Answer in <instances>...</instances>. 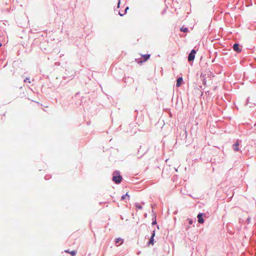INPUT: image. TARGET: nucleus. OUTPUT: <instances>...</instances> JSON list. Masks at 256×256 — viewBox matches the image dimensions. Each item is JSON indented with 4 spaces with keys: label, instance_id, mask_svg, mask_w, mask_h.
Wrapping results in <instances>:
<instances>
[{
    "label": "nucleus",
    "instance_id": "f257e3e1",
    "mask_svg": "<svg viewBox=\"0 0 256 256\" xmlns=\"http://www.w3.org/2000/svg\"><path fill=\"white\" fill-rule=\"evenodd\" d=\"M112 181L116 184H120L122 180V176L119 170H114L112 173Z\"/></svg>",
    "mask_w": 256,
    "mask_h": 256
},
{
    "label": "nucleus",
    "instance_id": "f03ea898",
    "mask_svg": "<svg viewBox=\"0 0 256 256\" xmlns=\"http://www.w3.org/2000/svg\"><path fill=\"white\" fill-rule=\"evenodd\" d=\"M150 54H141V58H136L135 60L138 64H142L148 60L150 58Z\"/></svg>",
    "mask_w": 256,
    "mask_h": 256
},
{
    "label": "nucleus",
    "instance_id": "7ed1b4c3",
    "mask_svg": "<svg viewBox=\"0 0 256 256\" xmlns=\"http://www.w3.org/2000/svg\"><path fill=\"white\" fill-rule=\"evenodd\" d=\"M197 50L193 48L191 50L190 52L189 53L188 57V62L192 65L193 64V62L195 58V56L196 54Z\"/></svg>",
    "mask_w": 256,
    "mask_h": 256
},
{
    "label": "nucleus",
    "instance_id": "20e7f679",
    "mask_svg": "<svg viewBox=\"0 0 256 256\" xmlns=\"http://www.w3.org/2000/svg\"><path fill=\"white\" fill-rule=\"evenodd\" d=\"M177 140H180L183 142H186L187 138V132L186 130H183L180 132V135L177 136Z\"/></svg>",
    "mask_w": 256,
    "mask_h": 256
},
{
    "label": "nucleus",
    "instance_id": "39448f33",
    "mask_svg": "<svg viewBox=\"0 0 256 256\" xmlns=\"http://www.w3.org/2000/svg\"><path fill=\"white\" fill-rule=\"evenodd\" d=\"M206 216V214L204 212H199L197 215L198 222L199 224H202L204 222V217Z\"/></svg>",
    "mask_w": 256,
    "mask_h": 256
},
{
    "label": "nucleus",
    "instance_id": "423d86ee",
    "mask_svg": "<svg viewBox=\"0 0 256 256\" xmlns=\"http://www.w3.org/2000/svg\"><path fill=\"white\" fill-rule=\"evenodd\" d=\"M233 50L237 53L242 52V46L238 42L234 43L232 46Z\"/></svg>",
    "mask_w": 256,
    "mask_h": 256
},
{
    "label": "nucleus",
    "instance_id": "0eeeda50",
    "mask_svg": "<svg viewBox=\"0 0 256 256\" xmlns=\"http://www.w3.org/2000/svg\"><path fill=\"white\" fill-rule=\"evenodd\" d=\"M241 140H237L236 141L232 144V148L235 152H238L240 150V145L242 143Z\"/></svg>",
    "mask_w": 256,
    "mask_h": 256
},
{
    "label": "nucleus",
    "instance_id": "6e6552de",
    "mask_svg": "<svg viewBox=\"0 0 256 256\" xmlns=\"http://www.w3.org/2000/svg\"><path fill=\"white\" fill-rule=\"evenodd\" d=\"M79 94H80V92H76L74 96H72V98L76 100V106H79L81 105V104H82V99L84 98V97L82 96L81 99H79L78 100H76V98H78L80 96Z\"/></svg>",
    "mask_w": 256,
    "mask_h": 256
},
{
    "label": "nucleus",
    "instance_id": "1a4fd4ad",
    "mask_svg": "<svg viewBox=\"0 0 256 256\" xmlns=\"http://www.w3.org/2000/svg\"><path fill=\"white\" fill-rule=\"evenodd\" d=\"M152 212H153V214H152L153 216H152V226H154V225H156V227H157L158 229H159L160 226H159V225L157 224L156 214V212H154V210H152Z\"/></svg>",
    "mask_w": 256,
    "mask_h": 256
},
{
    "label": "nucleus",
    "instance_id": "9d476101",
    "mask_svg": "<svg viewBox=\"0 0 256 256\" xmlns=\"http://www.w3.org/2000/svg\"><path fill=\"white\" fill-rule=\"evenodd\" d=\"M184 83V80L182 76H180L176 80V86L177 87H180L181 86L182 84Z\"/></svg>",
    "mask_w": 256,
    "mask_h": 256
},
{
    "label": "nucleus",
    "instance_id": "9b49d317",
    "mask_svg": "<svg viewBox=\"0 0 256 256\" xmlns=\"http://www.w3.org/2000/svg\"><path fill=\"white\" fill-rule=\"evenodd\" d=\"M250 98L248 97L246 99V102L245 104V105L248 106L250 108H252L254 106H255V104L254 102H250Z\"/></svg>",
    "mask_w": 256,
    "mask_h": 256
},
{
    "label": "nucleus",
    "instance_id": "f8f14e48",
    "mask_svg": "<svg viewBox=\"0 0 256 256\" xmlns=\"http://www.w3.org/2000/svg\"><path fill=\"white\" fill-rule=\"evenodd\" d=\"M155 242L154 237H150L148 241L147 242L146 245L149 246L150 244L154 245Z\"/></svg>",
    "mask_w": 256,
    "mask_h": 256
},
{
    "label": "nucleus",
    "instance_id": "ddd939ff",
    "mask_svg": "<svg viewBox=\"0 0 256 256\" xmlns=\"http://www.w3.org/2000/svg\"><path fill=\"white\" fill-rule=\"evenodd\" d=\"M64 252L70 254L72 256H75L76 254V251L74 250H64Z\"/></svg>",
    "mask_w": 256,
    "mask_h": 256
},
{
    "label": "nucleus",
    "instance_id": "4468645a",
    "mask_svg": "<svg viewBox=\"0 0 256 256\" xmlns=\"http://www.w3.org/2000/svg\"><path fill=\"white\" fill-rule=\"evenodd\" d=\"M128 9H129V7H128V6H127L125 8V9H124V12H123V13H122V12H121V10H118V14H119L120 16H124V15H125V14H126V12H127V10H128Z\"/></svg>",
    "mask_w": 256,
    "mask_h": 256
},
{
    "label": "nucleus",
    "instance_id": "2eb2a0df",
    "mask_svg": "<svg viewBox=\"0 0 256 256\" xmlns=\"http://www.w3.org/2000/svg\"><path fill=\"white\" fill-rule=\"evenodd\" d=\"M180 31L184 32H188L189 31L188 28L187 27H185L184 26H182L180 28Z\"/></svg>",
    "mask_w": 256,
    "mask_h": 256
},
{
    "label": "nucleus",
    "instance_id": "dca6fc26",
    "mask_svg": "<svg viewBox=\"0 0 256 256\" xmlns=\"http://www.w3.org/2000/svg\"><path fill=\"white\" fill-rule=\"evenodd\" d=\"M120 242V244H122L124 243V240L120 238H116L115 239V243L118 244Z\"/></svg>",
    "mask_w": 256,
    "mask_h": 256
},
{
    "label": "nucleus",
    "instance_id": "f3484780",
    "mask_svg": "<svg viewBox=\"0 0 256 256\" xmlns=\"http://www.w3.org/2000/svg\"><path fill=\"white\" fill-rule=\"evenodd\" d=\"M134 206L136 210H142V206H141L139 203L136 202L134 204Z\"/></svg>",
    "mask_w": 256,
    "mask_h": 256
},
{
    "label": "nucleus",
    "instance_id": "a211bd4d",
    "mask_svg": "<svg viewBox=\"0 0 256 256\" xmlns=\"http://www.w3.org/2000/svg\"><path fill=\"white\" fill-rule=\"evenodd\" d=\"M142 148V146H140V148L138 150V155H140V157L141 158L144 154H146V152L148 151V150H146L144 152H143L142 154H141V152L140 150Z\"/></svg>",
    "mask_w": 256,
    "mask_h": 256
},
{
    "label": "nucleus",
    "instance_id": "6ab92c4d",
    "mask_svg": "<svg viewBox=\"0 0 256 256\" xmlns=\"http://www.w3.org/2000/svg\"><path fill=\"white\" fill-rule=\"evenodd\" d=\"M188 224L189 225H192V224L194 222H196V220H194L192 218H188Z\"/></svg>",
    "mask_w": 256,
    "mask_h": 256
},
{
    "label": "nucleus",
    "instance_id": "aec40b11",
    "mask_svg": "<svg viewBox=\"0 0 256 256\" xmlns=\"http://www.w3.org/2000/svg\"><path fill=\"white\" fill-rule=\"evenodd\" d=\"M168 8V6L167 4H166V8H165L161 12V14L162 15L164 14L166 12V9Z\"/></svg>",
    "mask_w": 256,
    "mask_h": 256
},
{
    "label": "nucleus",
    "instance_id": "412c9836",
    "mask_svg": "<svg viewBox=\"0 0 256 256\" xmlns=\"http://www.w3.org/2000/svg\"><path fill=\"white\" fill-rule=\"evenodd\" d=\"M52 178V176L50 175V174H47V175H46L45 176H44V179L46 180H50V178Z\"/></svg>",
    "mask_w": 256,
    "mask_h": 256
},
{
    "label": "nucleus",
    "instance_id": "4be33fe9",
    "mask_svg": "<svg viewBox=\"0 0 256 256\" xmlns=\"http://www.w3.org/2000/svg\"><path fill=\"white\" fill-rule=\"evenodd\" d=\"M156 236V230H154L152 232V234H151V237H154L155 236Z\"/></svg>",
    "mask_w": 256,
    "mask_h": 256
},
{
    "label": "nucleus",
    "instance_id": "5701e85b",
    "mask_svg": "<svg viewBox=\"0 0 256 256\" xmlns=\"http://www.w3.org/2000/svg\"><path fill=\"white\" fill-rule=\"evenodd\" d=\"M126 195H125V194H124L122 195L121 198H120V200H124L126 199Z\"/></svg>",
    "mask_w": 256,
    "mask_h": 256
},
{
    "label": "nucleus",
    "instance_id": "b1692460",
    "mask_svg": "<svg viewBox=\"0 0 256 256\" xmlns=\"http://www.w3.org/2000/svg\"><path fill=\"white\" fill-rule=\"evenodd\" d=\"M24 82H30V78H28V77L26 78L24 80Z\"/></svg>",
    "mask_w": 256,
    "mask_h": 256
},
{
    "label": "nucleus",
    "instance_id": "393cba45",
    "mask_svg": "<svg viewBox=\"0 0 256 256\" xmlns=\"http://www.w3.org/2000/svg\"><path fill=\"white\" fill-rule=\"evenodd\" d=\"M250 220H251V218L250 217L248 216L247 218H246V222L248 224H250Z\"/></svg>",
    "mask_w": 256,
    "mask_h": 256
},
{
    "label": "nucleus",
    "instance_id": "a878e982",
    "mask_svg": "<svg viewBox=\"0 0 256 256\" xmlns=\"http://www.w3.org/2000/svg\"><path fill=\"white\" fill-rule=\"evenodd\" d=\"M120 0H118V6H117L116 8H120Z\"/></svg>",
    "mask_w": 256,
    "mask_h": 256
},
{
    "label": "nucleus",
    "instance_id": "bb28decb",
    "mask_svg": "<svg viewBox=\"0 0 256 256\" xmlns=\"http://www.w3.org/2000/svg\"><path fill=\"white\" fill-rule=\"evenodd\" d=\"M125 195H126V198L129 200L130 199V196L128 194V192H126Z\"/></svg>",
    "mask_w": 256,
    "mask_h": 256
},
{
    "label": "nucleus",
    "instance_id": "cd10ccee",
    "mask_svg": "<svg viewBox=\"0 0 256 256\" xmlns=\"http://www.w3.org/2000/svg\"><path fill=\"white\" fill-rule=\"evenodd\" d=\"M202 82H203V84H206V78H204L202 80Z\"/></svg>",
    "mask_w": 256,
    "mask_h": 256
},
{
    "label": "nucleus",
    "instance_id": "c85d7f7f",
    "mask_svg": "<svg viewBox=\"0 0 256 256\" xmlns=\"http://www.w3.org/2000/svg\"><path fill=\"white\" fill-rule=\"evenodd\" d=\"M172 0V3H174V2L178 3V2L177 0Z\"/></svg>",
    "mask_w": 256,
    "mask_h": 256
},
{
    "label": "nucleus",
    "instance_id": "c756f323",
    "mask_svg": "<svg viewBox=\"0 0 256 256\" xmlns=\"http://www.w3.org/2000/svg\"><path fill=\"white\" fill-rule=\"evenodd\" d=\"M140 252H140V251L138 252H137V254H138V255L140 254Z\"/></svg>",
    "mask_w": 256,
    "mask_h": 256
},
{
    "label": "nucleus",
    "instance_id": "7c9ffc66",
    "mask_svg": "<svg viewBox=\"0 0 256 256\" xmlns=\"http://www.w3.org/2000/svg\"><path fill=\"white\" fill-rule=\"evenodd\" d=\"M144 217H146V216H147V214H146V213H145V214H144Z\"/></svg>",
    "mask_w": 256,
    "mask_h": 256
},
{
    "label": "nucleus",
    "instance_id": "2f4dec72",
    "mask_svg": "<svg viewBox=\"0 0 256 256\" xmlns=\"http://www.w3.org/2000/svg\"><path fill=\"white\" fill-rule=\"evenodd\" d=\"M2 43L1 42H0V48L2 47Z\"/></svg>",
    "mask_w": 256,
    "mask_h": 256
},
{
    "label": "nucleus",
    "instance_id": "473e14b6",
    "mask_svg": "<svg viewBox=\"0 0 256 256\" xmlns=\"http://www.w3.org/2000/svg\"><path fill=\"white\" fill-rule=\"evenodd\" d=\"M134 112H137V113H138V110H134Z\"/></svg>",
    "mask_w": 256,
    "mask_h": 256
},
{
    "label": "nucleus",
    "instance_id": "72a5a7b5",
    "mask_svg": "<svg viewBox=\"0 0 256 256\" xmlns=\"http://www.w3.org/2000/svg\"><path fill=\"white\" fill-rule=\"evenodd\" d=\"M141 204H145V203H144V202H141Z\"/></svg>",
    "mask_w": 256,
    "mask_h": 256
},
{
    "label": "nucleus",
    "instance_id": "f704fd0d",
    "mask_svg": "<svg viewBox=\"0 0 256 256\" xmlns=\"http://www.w3.org/2000/svg\"><path fill=\"white\" fill-rule=\"evenodd\" d=\"M114 11H116V9L115 8H114Z\"/></svg>",
    "mask_w": 256,
    "mask_h": 256
},
{
    "label": "nucleus",
    "instance_id": "c9c22d12",
    "mask_svg": "<svg viewBox=\"0 0 256 256\" xmlns=\"http://www.w3.org/2000/svg\"><path fill=\"white\" fill-rule=\"evenodd\" d=\"M176 8H174V11H176Z\"/></svg>",
    "mask_w": 256,
    "mask_h": 256
},
{
    "label": "nucleus",
    "instance_id": "e433bc0d",
    "mask_svg": "<svg viewBox=\"0 0 256 256\" xmlns=\"http://www.w3.org/2000/svg\"><path fill=\"white\" fill-rule=\"evenodd\" d=\"M205 64V65H207V64H208L206 62V63H205V64Z\"/></svg>",
    "mask_w": 256,
    "mask_h": 256
},
{
    "label": "nucleus",
    "instance_id": "4c0bfd02",
    "mask_svg": "<svg viewBox=\"0 0 256 256\" xmlns=\"http://www.w3.org/2000/svg\"><path fill=\"white\" fill-rule=\"evenodd\" d=\"M254 126H256V124H254Z\"/></svg>",
    "mask_w": 256,
    "mask_h": 256
},
{
    "label": "nucleus",
    "instance_id": "58836bf2",
    "mask_svg": "<svg viewBox=\"0 0 256 256\" xmlns=\"http://www.w3.org/2000/svg\"><path fill=\"white\" fill-rule=\"evenodd\" d=\"M121 12H122V13H123V12H123L122 10H121Z\"/></svg>",
    "mask_w": 256,
    "mask_h": 256
},
{
    "label": "nucleus",
    "instance_id": "ea45409f",
    "mask_svg": "<svg viewBox=\"0 0 256 256\" xmlns=\"http://www.w3.org/2000/svg\"><path fill=\"white\" fill-rule=\"evenodd\" d=\"M255 130L256 131V128L255 129Z\"/></svg>",
    "mask_w": 256,
    "mask_h": 256
},
{
    "label": "nucleus",
    "instance_id": "a19ab883",
    "mask_svg": "<svg viewBox=\"0 0 256 256\" xmlns=\"http://www.w3.org/2000/svg\"><path fill=\"white\" fill-rule=\"evenodd\" d=\"M166 1V0H165V2Z\"/></svg>",
    "mask_w": 256,
    "mask_h": 256
},
{
    "label": "nucleus",
    "instance_id": "79ce46f5",
    "mask_svg": "<svg viewBox=\"0 0 256 256\" xmlns=\"http://www.w3.org/2000/svg\"><path fill=\"white\" fill-rule=\"evenodd\" d=\"M255 256H256V255Z\"/></svg>",
    "mask_w": 256,
    "mask_h": 256
}]
</instances>
